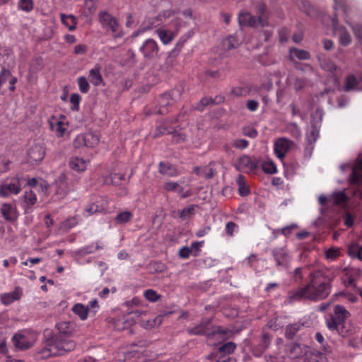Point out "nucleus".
<instances>
[{
    "mask_svg": "<svg viewBox=\"0 0 362 362\" xmlns=\"http://www.w3.org/2000/svg\"><path fill=\"white\" fill-rule=\"evenodd\" d=\"M238 42L236 37L232 35L226 37L223 41V46L225 49L230 50L236 47Z\"/></svg>",
    "mask_w": 362,
    "mask_h": 362,
    "instance_id": "nucleus-54",
    "label": "nucleus"
},
{
    "mask_svg": "<svg viewBox=\"0 0 362 362\" xmlns=\"http://www.w3.org/2000/svg\"><path fill=\"white\" fill-rule=\"evenodd\" d=\"M78 223V216H74L72 217L67 218L62 223L64 228L69 230L76 226Z\"/></svg>",
    "mask_w": 362,
    "mask_h": 362,
    "instance_id": "nucleus-52",
    "label": "nucleus"
},
{
    "mask_svg": "<svg viewBox=\"0 0 362 362\" xmlns=\"http://www.w3.org/2000/svg\"><path fill=\"white\" fill-rule=\"evenodd\" d=\"M254 10L257 16H253L249 12H240L238 15V23L240 26H249L251 28L269 26V12L267 4L262 0L252 1Z\"/></svg>",
    "mask_w": 362,
    "mask_h": 362,
    "instance_id": "nucleus-2",
    "label": "nucleus"
},
{
    "mask_svg": "<svg viewBox=\"0 0 362 362\" xmlns=\"http://www.w3.org/2000/svg\"><path fill=\"white\" fill-rule=\"evenodd\" d=\"M334 317L338 320L339 322L343 323L346 319H347L350 313L345 308L344 306L341 305H337L334 308Z\"/></svg>",
    "mask_w": 362,
    "mask_h": 362,
    "instance_id": "nucleus-30",
    "label": "nucleus"
},
{
    "mask_svg": "<svg viewBox=\"0 0 362 362\" xmlns=\"http://www.w3.org/2000/svg\"><path fill=\"white\" fill-rule=\"evenodd\" d=\"M76 343L71 339L64 338L61 334H54L47 339L46 349L43 351L47 356H57L73 351Z\"/></svg>",
    "mask_w": 362,
    "mask_h": 362,
    "instance_id": "nucleus-3",
    "label": "nucleus"
},
{
    "mask_svg": "<svg viewBox=\"0 0 362 362\" xmlns=\"http://www.w3.org/2000/svg\"><path fill=\"white\" fill-rule=\"evenodd\" d=\"M84 134V139H86L85 146L88 148H93L99 143V137L93 134V133H86Z\"/></svg>",
    "mask_w": 362,
    "mask_h": 362,
    "instance_id": "nucleus-41",
    "label": "nucleus"
},
{
    "mask_svg": "<svg viewBox=\"0 0 362 362\" xmlns=\"http://www.w3.org/2000/svg\"><path fill=\"white\" fill-rule=\"evenodd\" d=\"M11 76V71L6 69L5 67H2V69L0 73V87L3 86L4 83H6L7 80Z\"/></svg>",
    "mask_w": 362,
    "mask_h": 362,
    "instance_id": "nucleus-60",
    "label": "nucleus"
},
{
    "mask_svg": "<svg viewBox=\"0 0 362 362\" xmlns=\"http://www.w3.org/2000/svg\"><path fill=\"white\" fill-rule=\"evenodd\" d=\"M45 156L43 144H33L27 151L28 162L32 165L40 163Z\"/></svg>",
    "mask_w": 362,
    "mask_h": 362,
    "instance_id": "nucleus-12",
    "label": "nucleus"
},
{
    "mask_svg": "<svg viewBox=\"0 0 362 362\" xmlns=\"http://www.w3.org/2000/svg\"><path fill=\"white\" fill-rule=\"evenodd\" d=\"M168 134L173 136V141L176 144L184 142L187 140V135L182 131V129H177L174 128L173 130L168 132Z\"/></svg>",
    "mask_w": 362,
    "mask_h": 362,
    "instance_id": "nucleus-35",
    "label": "nucleus"
},
{
    "mask_svg": "<svg viewBox=\"0 0 362 362\" xmlns=\"http://www.w3.org/2000/svg\"><path fill=\"white\" fill-rule=\"evenodd\" d=\"M340 255V250L338 248L331 247L325 251V257L327 259H335Z\"/></svg>",
    "mask_w": 362,
    "mask_h": 362,
    "instance_id": "nucleus-58",
    "label": "nucleus"
},
{
    "mask_svg": "<svg viewBox=\"0 0 362 362\" xmlns=\"http://www.w3.org/2000/svg\"><path fill=\"white\" fill-rule=\"evenodd\" d=\"M194 171L197 175H203L206 179H211L214 176V170L209 167H204L203 169H201L199 167H197L194 169Z\"/></svg>",
    "mask_w": 362,
    "mask_h": 362,
    "instance_id": "nucleus-47",
    "label": "nucleus"
},
{
    "mask_svg": "<svg viewBox=\"0 0 362 362\" xmlns=\"http://www.w3.org/2000/svg\"><path fill=\"white\" fill-rule=\"evenodd\" d=\"M290 55L291 59L294 57L299 60H306L310 58V54L308 51L300 49L296 47H292L290 49Z\"/></svg>",
    "mask_w": 362,
    "mask_h": 362,
    "instance_id": "nucleus-33",
    "label": "nucleus"
},
{
    "mask_svg": "<svg viewBox=\"0 0 362 362\" xmlns=\"http://www.w3.org/2000/svg\"><path fill=\"white\" fill-rule=\"evenodd\" d=\"M289 140L285 138L279 139L275 144L274 152L279 158L285 157L286 153L289 150Z\"/></svg>",
    "mask_w": 362,
    "mask_h": 362,
    "instance_id": "nucleus-21",
    "label": "nucleus"
},
{
    "mask_svg": "<svg viewBox=\"0 0 362 362\" xmlns=\"http://www.w3.org/2000/svg\"><path fill=\"white\" fill-rule=\"evenodd\" d=\"M90 81L95 86L104 84V81L100 71V67L95 66L89 71Z\"/></svg>",
    "mask_w": 362,
    "mask_h": 362,
    "instance_id": "nucleus-27",
    "label": "nucleus"
},
{
    "mask_svg": "<svg viewBox=\"0 0 362 362\" xmlns=\"http://www.w3.org/2000/svg\"><path fill=\"white\" fill-rule=\"evenodd\" d=\"M22 294V288L18 286L11 292L2 294L1 296V301L4 305H8L13 303L15 300H19L21 298Z\"/></svg>",
    "mask_w": 362,
    "mask_h": 362,
    "instance_id": "nucleus-18",
    "label": "nucleus"
},
{
    "mask_svg": "<svg viewBox=\"0 0 362 362\" xmlns=\"http://www.w3.org/2000/svg\"><path fill=\"white\" fill-rule=\"evenodd\" d=\"M334 10L341 9L342 12L344 13V15L346 16L348 13V6L346 4V0H334Z\"/></svg>",
    "mask_w": 362,
    "mask_h": 362,
    "instance_id": "nucleus-57",
    "label": "nucleus"
},
{
    "mask_svg": "<svg viewBox=\"0 0 362 362\" xmlns=\"http://www.w3.org/2000/svg\"><path fill=\"white\" fill-rule=\"evenodd\" d=\"M325 356L318 352L317 354H312L308 358V362H324Z\"/></svg>",
    "mask_w": 362,
    "mask_h": 362,
    "instance_id": "nucleus-64",
    "label": "nucleus"
},
{
    "mask_svg": "<svg viewBox=\"0 0 362 362\" xmlns=\"http://www.w3.org/2000/svg\"><path fill=\"white\" fill-rule=\"evenodd\" d=\"M52 187L54 189V194L58 199H63L70 191L74 189L72 184L68 181L64 174L60 175L55 180Z\"/></svg>",
    "mask_w": 362,
    "mask_h": 362,
    "instance_id": "nucleus-11",
    "label": "nucleus"
},
{
    "mask_svg": "<svg viewBox=\"0 0 362 362\" xmlns=\"http://www.w3.org/2000/svg\"><path fill=\"white\" fill-rule=\"evenodd\" d=\"M61 21L70 31H74L76 30L77 19L75 16L71 14L66 15L64 13H61Z\"/></svg>",
    "mask_w": 362,
    "mask_h": 362,
    "instance_id": "nucleus-29",
    "label": "nucleus"
},
{
    "mask_svg": "<svg viewBox=\"0 0 362 362\" xmlns=\"http://www.w3.org/2000/svg\"><path fill=\"white\" fill-rule=\"evenodd\" d=\"M236 347L237 346L234 342H226L217 349V354L219 358H224L228 355L232 354L235 351Z\"/></svg>",
    "mask_w": 362,
    "mask_h": 362,
    "instance_id": "nucleus-24",
    "label": "nucleus"
},
{
    "mask_svg": "<svg viewBox=\"0 0 362 362\" xmlns=\"http://www.w3.org/2000/svg\"><path fill=\"white\" fill-rule=\"evenodd\" d=\"M144 296L147 300L150 302H156L161 298V296L153 289L146 290L144 292Z\"/></svg>",
    "mask_w": 362,
    "mask_h": 362,
    "instance_id": "nucleus-48",
    "label": "nucleus"
},
{
    "mask_svg": "<svg viewBox=\"0 0 362 362\" xmlns=\"http://www.w3.org/2000/svg\"><path fill=\"white\" fill-rule=\"evenodd\" d=\"M56 327L64 335H71L75 332L76 325L73 322H60L56 325Z\"/></svg>",
    "mask_w": 362,
    "mask_h": 362,
    "instance_id": "nucleus-25",
    "label": "nucleus"
},
{
    "mask_svg": "<svg viewBox=\"0 0 362 362\" xmlns=\"http://www.w3.org/2000/svg\"><path fill=\"white\" fill-rule=\"evenodd\" d=\"M320 121H315L312 117L310 122V127L306 133V141L308 146L305 148V151H313L314 148V144L316 142L319 137L320 129Z\"/></svg>",
    "mask_w": 362,
    "mask_h": 362,
    "instance_id": "nucleus-14",
    "label": "nucleus"
},
{
    "mask_svg": "<svg viewBox=\"0 0 362 362\" xmlns=\"http://www.w3.org/2000/svg\"><path fill=\"white\" fill-rule=\"evenodd\" d=\"M98 22L102 29L112 33L114 40L122 38L125 33L121 28L117 18L107 11H101L98 15Z\"/></svg>",
    "mask_w": 362,
    "mask_h": 362,
    "instance_id": "nucleus-4",
    "label": "nucleus"
},
{
    "mask_svg": "<svg viewBox=\"0 0 362 362\" xmlns=\"http://www.w3.org/2000/svg\"><path fill=\"white\" fill-rule=\"evenodd\" d=\"M140 52L146 60L155 59L160 57V47L157 42L151 38L146 40L139 47Z\"/></svg>",
    "mask_w": 362,
    "mask_h": 362,
    "instance_id": "nucleus-9",
    "label": "nucleus"
},
{
    "mask_svg": "<svg viewBox=\"0 0 362 362\" xmlns=\"http://www.w3.org/2000/svg\"><path fill=\"white\" fill-rule=\"evenodd\" d=\"M341 322H339L337 318H335L333 315L331 316L330 318L326 320L327 327L330 330H337L339 331V326L341 325Z\"/></svg>",
    "mask_w": 362,
    "mask_h": 362,
    "instance_id": "nucleus-53",
    "label": "nucleus"
},
{
    "mask_svg": "<svg viewBox=\"0 0 362 362\" xmlns=\"http://www.w3.org/2000/svg\"><path fill=\"white\" fill-rule=\"evenodd\" d=\"M149 265L151 269H152L156 273H161L166 269L165 264L160 262H151Z\"/></svg>",
    "mask_w": 362,
    "mask_h": 362,
    "instance_id": "nucleus-56",
    "label": "nucleus"
},
{
    "mask_svg": "<svg viewBox=\"0 0 362 362\" xmlns=\"http://www.w3.org/2000/svg\"><path fill=\"white\" fill-rule=\"evenodd\" d=\"M44 67L43 59L40 56L34 57L30 64L29 71L31 74H36Z\"/></svg>",
    "mask_w": 362,
    "mask_h": 362,
    "instance_id": "nucleus-31",
    "label": "nucleus"
},
{
    "mask_svg": "<svg viewBox=\"0 0 362 362\" xmlns=\"http://www.w3.org/2000/svg\"><path fill=\"white\" fill-rule=\"evenodd\" d=\"M175 93L180 95V90H173L168 93H164L161 94L158 99V107H155L153 109H148L146 110V115H152L154 114L165 115L168 112V106L170 104V101L174 98Z\"/></svg>",
    "mask_w": 362,
    "mask_h": 362,
    "instance_id": "nucleus-7",
    "label": "nucleus"
},
{
    "mask_svg": "<svg viewBox=\"0 0 362 362\" xmlns=\"http://www.w3.org/2000/svg\"><path fill=\"white\" fill-rule=\"evenodd\" d=\"M170 130H168L167 127L165 125V124L158 125L154 132L153 137L157 138L159 136H161L165 134H168V132H170Z\"/></svg>",
    "mask_w": 362,
    "mask_h": 362,
    "instance_id": "nucleus-62",
    "label": "nucleus"
},
{
    "mask_svg": "<svg viewBox=\"0 0 362 362\" xmlns=\"http://www.w3.org/2000/svg\"><path fill=\"white\" fill-rule=\"evenodd\" d=\"M79 90L82 93H87L90 90V85L85 76H79L77 79Z\"/></svg>",
    "mask_w": 362,
    "mask_h": 362,
    "instance_id": "nucleus-50",
    "label": "nucleus"
},
{
    "mask_svg": "<svg viewBox=\"0 0 362 362\" xmlns=\"http://www.w3.org/2000/svg\"><path fill=\"white\" fill-rule=\"evenodd\" d=\"M158 37L164 45H168L173 41L175 37V34L165 30L158 29L156 30Z\"/></svg>",
    "mask_w": 362,
    "mask_h": 362,
    "instance_id": "nucleus-34",
    "label": "nucleus"
},
{
    "mask_svg": "<svg viewBox=\"0 0 362 362\" xmlns=\"http://www.w3.org/2000/svg\"><path fill=\"white\" fill-rule=\"evenodd\" d=\"M25 181L24 177L18 175L6 177L0 184V197L6 198L19 194L22 185Z\"/></svg>",
    "mask_w": 362,
    "mask_h": 362,
    "instance_id": "nucleus-5",
    "label": "nucleus"
},
{
    "mask_svg": "<svg viewBox=\"0 0 362 362\" xmlns=\"http://www.w3.org/2000/svg\"><path fill=\"white\" fill-rule=\"evenodd\" d=\"M1 213L3 217L10 222L16 221L18 217L16 207L11 204H3L1 207Z\"/></svg>",
    "mask_w": 362,
    "mask_h": 362,
    "instance_id": "nucleus-19",
    "label": "nucleus"
},
{
    "mask_svg": "<svg viewBox=\"0 0 362 362\" xmlns=\"http://www.w3.org/2000/svg\"><path fill=\"white\" fill-rule=\"evenodd\" d=\"M73 312L79 316L80 319L85 320L88 317V308H86L81 303H77L72 308Z\"/></svg>",
    "mask_w": 362,
    "mask_h": 362,
    "instance_id": "nucleus-39",
    "label": "nucleus"
},
{
    "mask_svg": "<svg viewBox=\"0 0 362 362\" xmlns=\"http://www.w3.org/2000/svg\"><path fill=\"white\" fill-rule=\"evenodd\" d=\"M262 169L267 174H274L276 173V166L272 160H268L262 163Z\"/></svg>",
    "mask_w": 362,
    "mask_h": 362,
    "instance_id": "nucleus-49",
    "label": "nucleus"
},
{
    "mask_svg": "<svg viewBox=\"0 0 362 362\" xmlns=\"http://www.w3.org/2000/svg\"><path fill=\"white\" fill-rule=\"evenodd\" d=\"M198 207L197 204H191L184 208L179 212L180 218L182 220L190 218L195 214V209Z\"/></svg>",
    "mask_w": 362,
    "mask_h": 362,
    "instance_id": "nucleus-38",
    "label": "nucleus"
},
{
    "mask_svg": "<svg viewBox=\"0 0 362 362\" xmlns=\"http://www.w3.org/2000/svg\"><path fill=\"white\" fill-rule=\"evenodd\" d=\"M213 105V100L211 97H203L197 104L194 110L203 112L206 107Z\"/></svg>",
    "mask_w": 362,
    "mask_h": 362,
    "instance_id": "nucleus-42",
    "label": "nucleus"
},
{
    "mask_svg": "<svg viewBox=\"0 0 362 362\" xmlns=\"http://www.w3.org/2000/svg\"><path fill=\"white\" fill-rule=\"evenodd\" d=\"M103 209L95 203H92L85 209V212L88 214V216H91L94 214L99 213L103 211Z\"/></svg>",
    "mask_w": 362,
    "mask_h": 362,
    "instance_id": "nucleus-59",
    "label": "nucleus"
},
{
    "mask_svg": "<svg viewBox=\"0 0 362 362\" xmlns=\"http://www.w3.org/2000/svg\"><path fill=\"white\" fill-rule=\"evenodd\" d=\"M94 244H90L88 245H86L82 247L77 250L74 252V257L76 258H81L87 255H90L94 253Z\"/></svg>",
    "mask_w": 362,
    "mask_h": 362,
    "instance_id": "nucleus-36",
    "label": "nucleus"
},
{
    "mask_svg": "<svg viewBox=\"0 0 362 362\" xmlns=\"http://www.w3.org/2000/svg\"><path fill=\"white\" fill-rule=\"evenodd\" d=\"M173 15V12L169 10L163 11L158 14V16L154 17H148L145 18V20L141 23V25L143 27V30L146 32L150 30H152L154 28H156L165 22V21L171 17Z\"/></svg>",
    "mask_w": 362,
    "mask_h": 362,
    "instance_id": "nucleus-10",
    "label": "nucleus"
},
{
    "mask_svg": "<svg viewBox=\"0 0 362 362\" xmlns=\"http://www.w3.org/2000/svg\"><path fill=\"white\" fill-rule=\"evenodd\" d=\"M259 164L258 159L252 160L248 156H243L238 160V165L241 168H247L251 171L255 170Z\"/></svg>",
    "mask_w": 362,
    "mask_h": 362,
    "instance_id": "nucleus-23",
    "label": "nucleus"
},
{
    "mask_svg": "<svg viewBox=\"0 0 362 362\" xmlns=\"http://www.w3.org/2000/svg\"><path fill=\"white\" fill-rule=\"evenodd\" d=\"M133 217L131 211H125L117 214L115 217V221L120 224L126 223L129 221Z\"/></svg>",
    "mask_w": 362,
    "mask_h": 362,
    "instance_id": "nucleus-44",
    "label": "nucleus"
},
{
    "mask_svg": "<svg viewBox=\"0 0 362 362\" xmlns=\"http://www.w3.org/2000/svg\"><path fill=\"white\" fill-rule=\"evenodd\" d=\"M361 81V77H357L354 74H349L344 81V89L346 92L351 90H361L362 88L360 87Z\"/></svg>",
    "mask_w": 362,
    "mask_h": 362,
    "instance_id": "nucleus-17",
    "label": "nucleus"
},
{
    "mask_svg": "<svg viewBox=\"0 0 362 362\" xmlns=\"http://www.w3.org/2000/svg\"><path fill=\"white\" fill-rule=\"evenodd\" d=\"M214 325L212 318L202 319L198 324L187 329L189 335L204 336L207 339H213Z\"/></svg>",
    "mask_w": 362,
    "mask_h": 362,
    "instance_id": "nucleus-6",
    "label": "nucleus"
},
{
    "mask_svg": "<svg viewBox=\"0 0 362 362\" xmlns=\"http://www.w3.org/2000/svg\"><path fill=\"white\" fill-rule=\"evenodd\" d=\"M286 130L293 138L299 139L301 136V130L296 122H289L286 124Z\"/></svg>",
    "mask_w": 362,
    "mask_h": 362,
    "instance_id": "nucleus-40",
    "label": "nucleus"
},
{
    "mask_svg": "<svg viewBox=\"0 0 362 362\" xmlns=\"http://www.w3.org/2000/svg\"><path fill=\"white\" fill-rule=\"evenodd\" d=\"M299 7L308 16H313L315 13L313 6L307 0H301Z\"/></svg>",
    "mask_w": 362,
    "mask_h": 362,
    "instance_id": "nucleus-46",
    "label": "nucleus"
},
{
    "mask_svg": "<svg viewBox=\"0 0 362 362\" xmlns=\"http://www.w3.org/2000/svg\"><path fill=\"white\" fill-rule=\"evenodd\" d=\"M159 169L158 172L162 175H168L170 177H173L175 175V173H168V170L172 168V165L170 164H166L164 162L161 161L159 163Z\"/></svg>",
    "mask_w": 362,
    "mask_h": 362,
    "instance_id": "nucleus-55",
    "label": "nucleus"
},
{
    "mask_svg": "<svg viewBox=\"0 0 362 362\" xmlns=\"http://www.w3.org/2000/svg\"><path fill=\"white\" fill-rule=\"evenodd\" d=\"M19 7L25 11L29 12L33 8V0H20Z\"/></svg>",
    "mask_w": 362,
    "mask_h": 362,
    "instance_id": "nucleus-61",
    "label": "nucleus"
},
{
    "mask_svg": "<svg viewBox=\"0 0 362 362\" xmlns=\"http://www.w3.org/2000/svg\"><path fill=\"white\" fill-rule=\"evenodd\" d=\"M187 40L182 36H181L176 43L174 49L170 52L169 57H176L182 50Z\"/></svg>",
    "mask_w": 362,
    "mask_h": 362,
    "instance_id": "nucleus-45",
    "label": "nucleus"
},
{
    "mask_svg": "<svg viewBox=\"0 0 362 362\" xmlns=\"http://www.w3.org/2000/svg\"><path fill=\"white\" fill-rule=\"evenodd\" d=\"M37 202V197L35 193L30 189L29 191H25L24 193V205L23 208L25 210L30 209L32 206H33Z\"/></svg>",
    "mask_w": 362,
    "mask_h": 362,
    "instance_id": "nucleus-32",
    "label": "nucleus"
},
{
    "mask_svg": "<svg viewBox=\"0 0 362 362\" xmlns=\"http://www.w3.org/2000/svg\"><path fill=\"white\" fill-rule=\"evenodd\" d=\"M310 281L303 287L288 292V301L302 300L319 301L325 299L331 293L334 275L328 270H317L310 274Z\"/></svg>",
    "mask_w": 362,
    "mask_h": 362,
    "instance_id": "nucleus-1",
    "label": "nucleus"
},
{
    "mask_svg": "<svg viewBox=\"0 0 362 362\" xmlns=\"http://www.w3.org/2000/svg\"><path fill=\"white\" fill-rule=\"evenodd\" d=\"M350 181L353 185H358L362 182V158L358 160L352 168Z\"/></svg>",
    "mask_w": 362,
    "mask_h": 362,
    "instance_id": "nucleus-22",
    "label": "nucleus"
},
{
    "mask_svg": "<svg viewBox=\"0 0 362 362\" xmlns=\"http://www.w3.org/2000/svg\"><path fill=\"white\" fill-rule=\"evenodd\" d=\"M69 164L70 168L76 172H83L86 168V160L78 156L71 158Z\"/></svg>",
    "mask_w": 362,
    "mask_h": 362,
    "instance_id": "nucleus-26",
    "label": "nucleus"
},
{
    "mask_svg": "<svg viewBox=\"0 0 362 362\" xmlns=\"http://www.w3.org/2000/svg\"><path fill=\"white\" fill-rule=\"evenodd\" d=\"M12 341L16 348L20 350H26L31 347L28 337L21 334H15L12 337Z\"/></svg>",
    "mask_w": 362,
    "mask_h": 362,
    "instance_id": "nucleus-20",
    "label": "nucleus"
},
{
    "mask_svg": "<svg viewBox=\"0 0 362 362\" xmlns=\"http://www.w3.org/2000/svg\"><path fill=\"white\" fill-rule=\"evenodd\" d=\"M81 100V97L78 93H72L70 95V103H71V110L72 111H78L79 105Z\"/></svg>",
    "mask_w": 362,
    "mask_h": 362,
    "instance_id": "nucleus-51",
    "label": "nucleus"
},
{
    "mask_svg": "<svg viewBox=\"0 0 362 362\" xmlns=\"http://www.w3.org/2000/svg\"><path fill=\"white\" fill-rule=\"evenodd\" d=\"M271 254L278 269H287L290 267L291 256L286 247L273 248Z\"/></svg>",
    "mask_w": 362,
    "mask_h": 362,
    "instance_id": "nucleus-8",
    "label": "nucleus"
},
{
    "mask_svg": "<svg viewBox=\"0 0 362 362\" xmlns=\"http://www.w3.org/2000/svg\"><path fill=\"white\" fill-rule=\"evenodd\" d=\"M236 333L237 332L231 329L215 325L213 329V339L218 335V339L221 341H226L232 338Z\"/></svg>",
    "mask_w": 362,
    "mask_h": 362,
    "instance_id": "nucleus-16",
    "label": "nucleus"
},
{
    "mask_svg": "<svg viewBox=\"0 0 362 362\" xmlns=\"http://www.w3.org/2000/svg\"><path fill=\"white\" fill-rule=\"evenodd\" d=\"M320 67L328 72H334L337 69V66L334 62L327 57H323L319 59Z\"/></svg>",
    "mask_w": 362,
    "mask_h": 362,
    "instance_id": "nucleus-37",
    "label": "nucleus"
},
{
    "mask_svg": "<svg viewBox=\"0 0 362 362\" xmlns=\"http://www.w3.org/2000/svg\"><path fill=\"white\" fill-rule=\"evenodd\" d=\"M338 20L337 14H334V16L332 19V25L333 28L335 31H338L339 33V38L340 43L344 46H347L349 45L351 42V37L347 30L344 27H339L338 26Z\"/></svg>",
    "mask_w": 362,
    "mask_h": 362,
    "instance_id": "nucleus-15",
    "label": "nucleus"
},
{
    "mask_svg": "<svg viewBox=\"0 0 362 362\" xmlns=\"http://www.w3.org/2000/svg\"><path fill=\"white\" fill-rule=\"evenodd\" d=\"M272 340V335L269 332L263 331L259 342L252 346L253 356L257 358L262 356L269 347Z\"/></svg>",
    "mask_w": 362,
    "mask_h": 362,
    "instance_id": "nucleus-13",
    "label": "nucleus"
},
{
    "mask_svg": "<svg viewBox=\"0 0 362 362\" xmlns=\"http://www.w3.org/2000/svg\"><path fill=\"white\" fill-rule=\"evenodd\" d=\"M124 180V173H111L107 178L106 182H110L113 185H119Z\"/></svg>",
    "mask_w": 362,
    "mask_h": 362,
    "instance_id": "nucleus-43",
    "label": "nucleus"
},
{
    "mask_svg": "<svg viewBox=\"0 0 362 362\" xmlns=\"http://www.w3.org/2000/svg\"><path fill=\"white\" fill-rule=\"evenodd\" d=\"M346 195L342 191L337 192L334 194V202L337 204L344 203L346 201Z\"/></svg>",
    "mask_w": 362,
    "mask_h": 362,
    "instance_id": "nucleus-63",
    "label": "nucleus"
},
{
    "mask_svg": "<svg viewBox=\"0 0 362 362\" xmlns=\"http://www.w3.org/2000/svg\"><path fill=\"white\" fill-rule=\"evenodd\" d=\"M303 326L304 323L300 322H296L287 325L285 331V337L287 339L292 340L294 338L296 334L300 331Z\"/></svg>",
    "mask_w": 362,
    "mask_h": 362,
    "instance_id": "nucleus-28",
    "label": "nucleus"
}]
</instances>
